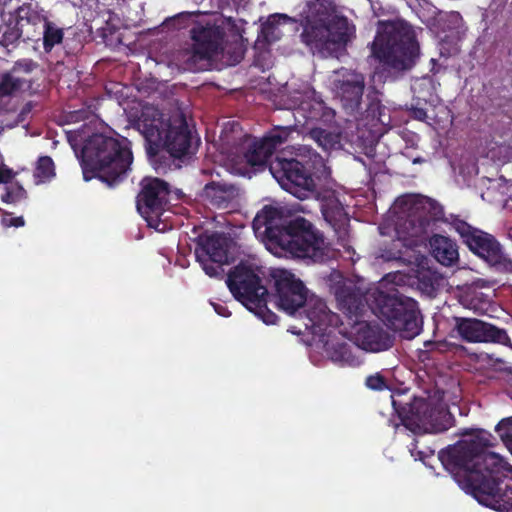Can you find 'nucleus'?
<instances>
[{
	"mask_svg": "<svg viewBox=\"0 0 512 512\" xmlns=\"http://www.w3.org/2000/svg\"><path fill=\"white\" fill-rule=\"evenodd\" d=\"M412 196L408 195V196H405V197H402L398 200V203L400 205H404V206H409L407 207V212H408V217L409 219H407L406 222L409 223V225L411 226V232H409V235L410 236H417L423 229L425 223H426V219H424L422 216H416V215H412V210H413V205H411L412 203Z\"/></svg>",
	"mask_w": 512,
	"mask_h": 512,
	"instance_id": "473e14b6",
	"label": "nucleus"
},
{
	"mask_svg": "<svg viewBox=\"0 0 512 512\" xmlns=\"http://www.w3.org/2000/svg\"><path fill=\"white\" fill-rule=\"evenodd\" d=\"M195 256L210 277H222L223 265L229 262L227 238L218 232H204L195 239Z\"/></svg>",
	"mask_w": 512,
	"mask_h": 512,
	"instance_id": "f8f14e48",
	"label": "nucleus"
},
{
	"mask_svg": "<svg viewBox=\"0 0 512 512\" xmlns=\"http://www.w3.org/2000/svg\"><path fill=\"white\" fill-rule=\"evenodd\" d=\"M16 21L23 28L24 23L31 25H38L43 23V25L48 20V17L44 13L43 10H37L33 8L30 4L21 6L16 11Z\"/></svg>",
	"mask_w": 512,
	"mask_h": 512,
	"instance_id": "c756f323",
	"label": "nucleus"
},
{
	"mask_svg": "<svg viewBox=\"0 0 512 512\" xmlns=\"http://www.w3.org/2000/svg\"><path fill=\"white\" fill-rule=\"evenodd\" d=\"M133 162L130 141L103 134L90 136L81 151L83 178L90 181L97 178L115 187L127 177Z\"/></svg>",
	"mask_w": 512,
	"mask_h": 512,
	"instance_id": "7ed1b4c3",
	"label": "nucleus"
},
{
	"mask_svg": "<svg viewBox=\"0 0 512 512\" xmlns=\"http://www.w3.org/2000/svg\"><path fill=\"white\" fill-rule=\"evenodd\" d=\"M215 312L222 317H229L231 312L228 310L227 306L221 303H211Z\"/></svg>",
	"mask_w": 512,
	"mask_h": 512,
	"instance_id": "37998d69",
	"label": "nucleus"
},
{
	"mask_svg": "<svg viewBox=\"0 0 512 512\" xmlns=\"http://www.w3.org/2000/svg\"><path fill=\"white\" fill-rule=\"evenodd\" d=\"M136 127L145 139L147 156L156 170L170 167L175 159L192 153L195 135L180 110L165 118L157 107L146 105L141 110Z\"/></svg>",
	"mask_w": 512,
	"mask_h": 512,
	"instance_id": "f03ea898",
	"label": "nucleus"
},
{
	"mask_svg": "<svg viewBox=\"0 0 512 512\" xmlns=\"http://www.w3.org/2000/svg\"><path fill=\"white\" fill-rule=\"evenodd\" d=\"M373 312L385 326L402 338L413 339L422 330V315L418 302L398 289L374 294Z\"/></svg>",
	"mask_w": 512,
	"mask_h": 512,
	"instance_id": "0eeeda50",
	"label": "nucleus"
},
{
	"mask_svg": "<svg viewBox=\"0 0 512 512\" xmlns=\"http://www.w3.org/2000/svg\"><path fill=\"white\" fill-rule=\"evenodd\" d=\"M0 29L2 30L0 36V44L5 47L17 43L18 40L21 38L23 32L22 27L18 24L16 20L15 23L10 22L8 24H5Z\"/></svg>",
	"mask_w": 512,
	"mask_h": 512,
	"instance_id": "72a5a7b5",
	"label": "nucleus"
},
{
	"mask_svg": "<svg viewBox=\"0 0 512 512\" xmlns=\"http://www.w3.org/2000/svg\"><path fill=\"white\" fill-rule=\"evenodd\" d=\"M335 297L339 309L345 314L348 324H353V320L362 319L367 309L366 295L355 285L343 284L336 288Z\"/></svg>",
	"mask_w": 512,
	"mask_h": 512,
	"instance_id": "aec40b11",
	"label": "nucleus"
},
{
	"mask_svg": "<svg viewBox=\"0 0 512 512\" xmlns=\"http://www.w3.org/2000/svg\"><path fill=\"white\" fill-rule=\"evenodd\" d=\"M37 64L32 60L18 61L15 64L14 70L19 69L26 73L32 72L36 68Z\"/></svg>",
	"mask_w": 512,
	"mask_h": 512,
	"instance_id": "79ce46f5",
	"label": "nucleus"
},
{
	"mask_svg": "<svg viewBox=\"0 0 512 512\" xmlns=\"http://www.w3.org/2000/svg\"><path fill=\"white\" fill-rule=\"evenodd\" d=\"M278 221H281V211L272 205H265L254 217L252 228L255 234L264 236L274 246L285 230V223L279 225Z\"/></svg>",
	"mask_w": 512,
	"mask_h": 512,
	"instance_id": "4be33fe9",
	"label": "nucleus"
},
{
	"mask_svg": "<svg viewBox=\"0 0 512 512\" xmlns=\"http://www.w3.org/2000/svg\"><path fill=\"white\" fill-rule=\"evenodd\" d=\"M22 81L12 75L11 72H5L0 76V98L11 96L21 88Z\"/></svg>",
	"mask_w": 512,
	"mask_h": 512,
	"instance_id": "f704fd0d",
	"label": "nucleus"
},
{
	"mask_svg": "<svg viewBox=\"0 0 512 512\" xmlns=\"http://www.w3.org/2000/svg\"><path fill=\"white\" fill-rule=\"evenodd\" d=\"M296 131V125L274 126L261 139L274 153L275 150L285 144L292 133Z\"/></svg>",
	"mask_w": 512,
	"mask_h": 512,
	"instance_id": "bb28decb",
	"label": "nucleus"
},
{
	"mask_svg": "<svg viewBox=\"0 0 512 512\" xmlns=\"http://www.w3.org/2000/svg\"><path fill=\"white\" fill-rule=\"evenodd\" d=\"M277 316L274 313H270L267 318H264V322L267 324H273Z\"/></svg>",
	"mask_w": 512,
	"mask_h": 512,
	"instance_id": "8fccbe9b",
	"label": "nucleus"
},
{
	"mask_svg": "<svg viewBox=\"0 0 512 512\" xmlns=\"http://www.w3.org/2000/svg\"><path fill=\"white\" fill-rule=\"evenodd\" d=\"M495 431L501 438L507 449L511 450L512 443V417L502 419L495 427Z\"/></svg>",
	"mask_w": 512,
	"mask_h": 512,
	"instance_id": "e433bc0d",
	"label": "nucleus"
},
{
	"mask_svg": "<svg viewBox=\"0 0 512 512\" xmlns=\"http://www.w3.org/2000/svg\"><path fill=\"white\" fill-rule=\"evenodd\" d=\"M5 203H13L18 201V195H14V191L7 190L1 197Z\"/></svg>",
	"mask_w": 512,
	"mask_h": 512,
	"instance_id": "a18cd8bd",
	"label": "nucleus"
},
{
	"mask_svg": "<svg viewBox=\"0 0 512 512\" xmlns=\"http://www.w3.org/2000/svg\"><path fill=\"white\" fill-rule=\"evenodd\" d=\"M317 197L320 201L321 213L325 221L335 230L341 229L348 224V214L335 191L325 190L318 193Z\"/></svg>",
	"mask_w": 512,
	"mask_h": 512,
	"instance_id": "b1692460",
	"label": "nucleus"
},
{
	"mask_svg": "<svg viewBox=\"0 0 512 512\" xmlns=\"http://www.w3.org/2000/svg\"><path fill=\"white\" fill-rule=\"evenodd\" d=\"M226 284L238 301L258 307L266 304L265 297L268 295V290L251 265L240 262L233 267L227 275Z\"/></svg>",
	"mask_w": 512,
	"mask_h": 512,
	"instance_id": "9b49d317",
	"label": "nucleus"
},
{
	"mask_svg": "<svg viewBox=\"0 0 512 512\" xmlns=\"http://www.w3.org/2000/svg\"><path fill=\"white\" fill-rule=\"evenodd\" d=\"M372 52L384 69L402 72L415 64L420 47L413 27L400 21L391 23L375 37Z\"/></svg>",
	"mask_w": 512,
	"mask_h": 512,
	"instance_id": "423d86ee",
	"label": "nucleus"
},
{
	"mask_svg": "<svg viewBox=\"0 0 512 512\" xmlns=\"http://www.w3.org/2000/svg\"><path fill=\"white\" fill-rule=\"evenodd\" d=\"M386 281L395 283V284H401L405 282V276L404 275H386L384 277Z\"/></svg>",
	"mask_w": 512,
	"mask_h": 512,
	"instance_id": "49530a36",
	"label": "nucleus"
},
{
	"mask_svg": "<svg viewBox=\"0 0 512 512\" xmlns=\"http://www.w3.org/2000/svg\"><path fill=\"white\" fill-rule=\"evenodd\" d=\"M201 196L213 209L233 211L239 205L240 190L231 183L211 181L204 186Z\"/></svg>",
	"mask_w": 512,
	"mask_h": 512,
	"instance_id": "6ab92c4d",
	"label": "nucleus"
},
{
	"mask_svg": "<svg viewBox=\"0 0 512 512\" xmlns=\"http://www.w3.org/2000/svg\"><path fill=\"white\" fill-rule=\"evenodd\" d=\"M191 17V13L182 12L168 20V25H172L173 27L180 29L182 27V23L185 20H188Z\"/></svg>",
	"mask_w": 512,
	"mask_h": 512,
	"instance_id": "ea45409f",
	"label": "nucleus"
},
{
	"mask_svg": "<svg viewBox=\"0 0 512 512\" xmlns=\"http://www.w3.org/2000/svg\"><path fill=\"white\" fill-rule=\"evenodd\" d=\"M305 314L308 320L306 327L312 329L313 333L323 336L329 327H337L340 318L333 313L320 298H310L304 304Z\"/></svg>",
	"mask_w": 512,
	"mask_h": 512,
	"instance_id": "412c9836",
	"label": "nucleus"
},
{
	"mask_svg": "<svg viewBox=\"0 0 512 512\" xmlns=\"http://www.w3.org/2000/svg\"><path fill=\"white\" fill-rule=\"evenodd\" d=\"M2 224L6 227H22L25 224V221L22 216L20 217H10L7 215L2 218Z\"/></svg>",
	"mask_w": 512,
	"mask_h": 512,
	"instance_id": "a19ab883",
	"label": "nucleus"
},
{
	"mask_svg": "<svg viewBox=\"0 0 512 512\" xmlns=\"http://www.w3.org/2000/svg\"><path fill=\"white\" fill-rule=\"evenodd\" d=\"M273 154L271 149L260 138L249 145L244 153V158L247 164L252 167H263L266 166Z\"/></svg>",
	"mask_w": 512,
	"mask_h": 512,
	"instance_id": "a878e982",
	"label": "nucleus"
},
{
	"mask_svg": "<svg viewBox=\"0 0 512 512\" xmlns=\"http://www.w3.org/2000/svg\"><path fill=\"white\" fill-rule=\"evenodd\" d=\"M64 38V29L57 26L51 20H47L43 25V49L45 52H51L52 49L62 43Z\"/></svg>",
	"mask_w": 512,
	"mask_h": 512,
	"instance_id": "c85d7f7f",
	"label": "nucleus"
},
{
	"mask_svg": "<svg viewBox=\"0 0 512 512\" xmlns=\"http://www.w3.org/2000/svg\"><path fill=\"white\" fill-rule=\"evenodd\" d=\"M437 284L438 276L431 274L429 271L421 272L417 275V286L423 293L433 294L436 291Z\"/></svg>",
	"mask_w": 512,
	"mask_h": 512,
	"instance_id": "c9c22d12",
	"label": "nucleus"
},
{
	"mask_svg": "<svg viewBox=\"0 0 512 512\" xmlns=\"http://www.w3.org/2000/svg\"><path fill=\"white\" fill-rule=\"evenodd\" d=\"M411 446L415 447L416 446V440H414L412 443H411Z\"/></svg>",
	"mask_w": 512,
	"mask_h": 512,
	"instance_id": "3c124183",
	"label": "nucleus"
},
{
	"mask_svg": "<svg viewBox=\"0 0 512 512\" xmlns=\"http://www.w3.org/2000/svg\"><path fill=\"white\" fill-rule=\"evenodd\" d=\"M453 332L467 343H497L506 345L510 338L505 329H501L477 318L453 317Z\"/></svg>",
	"mask_w": 512,
	"mask_h": 512,
	"instance_id": "2eb2a0df",
	"label": "nucleus"
},
{
	"mask_svg": "<svg viewBox=\"0 0 512 512\" xmlns=\"http://www.w3.org/2000/svg\"><path fill=\"white\" fill-rule=\"evenodd\" d=\"M295 110L305 119V123H330L335 117L334 110L325 104L320 94L314 89L305 92V98L300 101Z\"/></svg>",
	"mask_w": 512,
	"mask_h": 512,
	"instance_id": "5701e85b",
	"label": "nucleus"
},
{
	"mask_svg": "<svg viewBox=\"0 0 512 512\" xmlns=\"http://www.w3.org/2000/svg\"><path fill=\"white\" fill-rule=\"evenodd\" d=\"M1 183H8L12 180L14 173L11 169H0Z\"/></svg>",
	"mask_w": 512,
	"mask_h": 512,
	"instance_id": "c03bdc74",
	"label": "nucleus"
},
{
	"mask_svg": "<svg viewBox=\"0 0 512 512\" xmlns=\"http://www.w3.org/2000/svg\"><path fill=\"white\" fill-rule=\"evenodd\" d=\"M333 86L345 109L354 111L359 108L365 88V78L361 73L342 68L336 71Z\"/></svg>",
	"mask_w": 512,
	"mask_h": 512,
	"instance_id": "f3484780",
	"label": "nucleus"
},
{
	"mask_svg": "<svg viewBox=\"0 0 512 512\" xmlns=\"http://www.w3.org/2000/svg\"><path fill=\"white\" fill-rule=\"evenodd\" d=\"M193 44L187 51L185 64L191 71L209 70L213 61L222 55L228 65L239 64L244 58L246 48L240 35H234L232 41L224 42L225 30L216 24L196 25L190 30Z\"/></svg>",
	"mask_w": 512,
	"mask_h": 512,
	"instance_id": "39448f33",
	"label": "nucleus"
},
{
	"mask_svg": "<svg viewBox=\"0 0 512 512\" xmlns=\"http://www.w3.org/2000/svg\"><path fill=\"white\" fill-rule=\"evenodd\" d=\"M312 166L296 158L277 157L269 165V170L280 186L300 200L309 198L315 192Z\"/></svg>",
	"mask_w": 512,
	"mask_h": 512,
	"instance_id": "9d476101",
	"label": "nucleus"
},
{
	"mask_svg": "<svg viewBox=\"0 0 512 512\" xmlns=\"http://www.w3.org/2000/svg\"><path fill=\"white\" fill-rule=\"evenodd\" d=\"M12 191H14V195H18V200L26 195V190L21 185H17Z\"/></svg>",
	"mask_w": 512,
	"mask_h": 512,
	"instance_id": "09e8293b",
	"label": "nucleus"
},
{
	"mask_svg": "<svg viewBox=\"0 0 512 512\" xmlns=\"http://www.w3.org/2000/svg\"><path fill=\"white\" fill-rule=\"evenodd\" d=\"M353 33L354 27L346 17L337 14L331 1L315 0L308 4L300 37L313 53L323 57L337 56L345 49Z\"/></svg>",
	"mask_w": 512,
	"mask_h": 512,
	"instance_id": "20e7f679",
	"label": "nucleus"
},
{
	"mask_svg": "<svg viewBox=\"0 0 512 512\" xmlns=\"http://www.w3.org/2000/svg\"><path fill=\"white\" fill-rule=\"evenodd\" d=\"M365 384L372 390H382L386 387V380L380 374L370 375L366 378Z\"/></svg>",
	"mask_w": 512,
	"mask_h": 512,
	"instance_id": "4c0bfd02",
	"label": "nucleus"
},
{
	"mask_svg": "<svg viewBox=\"0 0 512 512\" xmlns=\"http://www.w3.org/2000/svg\"><path fill=\"white\" fill-rule=\"evenodd\" d=\"M355 345L368 352H381L393 346L394 338L379 325H371L365 320H353L350 325Z\"/></svg>",
	"mask_w": 512,
	"mask_h": 512,
	"instance_id": "a211bd4d",
	"label": "nucleus"
},
{
	"mask_svg": "<svg viewBox=\"0 0 512 512\" xmlns=\"http://www.w3.org/2000/svg\"><path fill=\"white\" fill-rule=\"evenodd\" d=\"M391 399L402 424L413 432L421 425L429 426L434 433L445 432L454 426L455 418L447 408L435 406L424 398L399 393Z\"/></svg>",
	"mask_w": 512,
	"mask_h": 512,
	"instance_id": "6e6552de",
	"label": "nucleus"
},
{
	"mask_svg": "<svg viewBox=\"0 0 512 512\" xmlns=\"http://www.w3.org/2000/svg\"><path fill=\"white\" fill-rule=\"evenodd\" d=\"M289 22H295V20L286 14L270 15L267 21L262 24L261 32L268 42H274L280 37L279 26Z\"/></svg>",
	"mask_w": 512,
	"mask_h": 512,
	"instance_id": "cd10ccee",
	"label": "nucleus"
},
{
	"mask_svg": "<svg viewBox=\"0 0 512 512\" xmlns=\"http://www.w3.org/2000/svg\"><path fill=\"white\" fill-rule=\"evenodd\" d=\"M459 440L441 449L438 458L467 493L480 504L499 512H512V467L488 448L494 445L493 435L483 429L463 430Z\"/></svg>",
	"mask_w": 512,
	"mask_h": 512,
	"instance_id": "f257e3e1",
	"label": "nucleus"
},
{
	"mask_svg": "<svg viewBox=\"0 0 512 512\" xmlns=\"http://www.w3.org/2000/svg\"><path fill=\"white\" fill-rule=\"evenodd\" d=\"M432 256L444 266H452L459 259L458 246L455 241L443 235H433L430 239Z\"/></svg>",
	"mask_w": 512,
	"mask_h": 512,
	"instance_id": "393cba45",
	"label": "nucleus"
},
{
	"mask_svg": "<svg viewBox=\"0 0 512 512\" xmlns=\"http://www.w3.org/2000/svg\"><path fill=\"white\" fill-rule=\"evenodd\" d=\"M275 297L280 310L294 315L307 302L308 290L304 283L289 271L281 270L275 275Z\"/></svg>",
	"mask_w": 512,
	"mask_h": 512,
	"instance_id": "dca6fc26",
	"label": "nucleus"
},
{
	"mask_svg": "<svg viewBox=\"0 0 512 512\" xmlns=\"http://www.w3.org/2000/svg\"><path fill=\"white\" fill-rule=\"evenodd\" d=\"M351 355L350 346L347 343H337L332 354L333 358L340 361H347Z\"/></svg>",
	"mask_w": 512,
	"mask_h": 512,
	"instance_id": "58836bf2",
	"label": "nucleus"
},
{
	"mask_svg": "<svg viewBox=\"0 0 512 512\" xmlns=\"http://www.w3.org/2000/svg\"><path fill=\"white\" fill-rule=\"evenodd\" d=\"M510 445H511V450H510V452H511V454H512V443H510Z\"/></svg>",
	"mask_w": 512,
	"mask_h": 512,
	"instance_id": "603ef678",
	"label": "nucleus"
},
{
	"mask_svg": "<svg viewBox=\"0 0 512 512\" xmlns=\"http://www.w3.org/2000/svg\"><path fill=\"white\" fill-rule=\"evenodd\" d=\"M414 116H415L416 119L423 121L427 117V112L423 108H415L414 109Z\"/></svg>",
	"mask_w": 512,
	"mask_h": 512,
	"instance_id": "de8ad7c7",
	"label": "nucleus"
},
{
	"mask_svg": "<svg viewBox=\"0 0 512 512\" xmlns=\"http://www.w3.org/2000/svg\"><path fill=\"white\" fill-rule=\"evenodd\" d=\"M55 176L54 161L50 156H41L37 160L34 170V177L37 182L49 181Z\"/></svg>",
	"mask_w": 512,
	"mask_h": 512,
	"instance_id": "2f4dec72",
	"label": "nucleus"
},
{
	"mask_svg": "<svg viewBox=\"0 0 512 512\" xmlns=\"http://www.w3.org/2000/svg\"><path fill=\"white\" fill-rule=\"evenodd\" d=\"M309 136L324 151L332 149L339 142V137L337 134L319 127L311 128L309 131Z\"/></svg>",
	"mask_w": 512,
	"mask_h": 512,
	"instance_id": "7c9ffc66",
	"label": "nucleus"
},
{
	"mask_svg": "<svg viewBox=\"0 0 512 512\" xmlns=\"http://www.w3.org/2000/svg\"><path fill=\"white\" fill-rule=\"evenodd\" d=\"M274 246L292 257L313 262H321L327 256L323 235L300 216L285 222V230Z\"/></svg>",
	"mask_w": 512,
	"mask_h": 512,
	"instance_id": "1a4fd4ad",
	"label": "nucleus"
},
{
	"mask_svg": "<svg viewBox=\"0 0 512 512\" xmlns=\"http://www.w3.org/2000/svg\"><path fill=\"white\" fill-rule=\"evenodd\" d=\"M453 227L472 253L493 266L504 263L505 256L502 246L492 234L475 228L460 219L453 222Z\"/></svg>",
	"mask_w": 512,
	"mask_h": 512,
	"instance_id": "ddd939ff",
	"label": "nucleus"
},
{
	"mask_svg": "<svg viewBox=\"0 0 512 512\" xmlns=\"http://www.w3.org/2000/svg\"><path fill=\"white\" fill-rule=\"evenodd\" d=\"M136 206L149 225L160 219L169 205L170 184L157 177L146 176L140 182Z\"/></svg>",
	"mask_w": 512,
	"mask_h": 512,
	"instance_id": "4468645a",
	"label": "nucleus"
}]
</instances>
